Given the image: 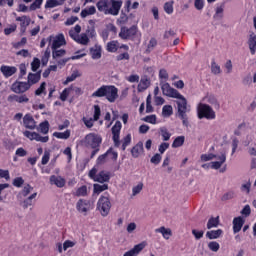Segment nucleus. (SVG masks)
Instances as JSON below:
<instances>
[{"label": "nucleus", "mask_w": 256, "mask_h": 256, "mask_svg": "<svg viewBox=\"0 0 256 256\" xmlns=\"http://www.w3.org/2000/svg\"><path fill=\"white\" fill-rule=\"evenodd\" d=\"M161 90L165 97L176 99L177 116L182 120V125H184V127H189L188 113H191V105H188L187 98L180 94L179 90L171 87V84L169 83L161 82Z\"/></svg>", "instance_id": "obj_1"}, {"label": "nucleus", "mask_w": 256, "mask_h": 256, "mask_svg": "<svg viewBox=\"0 0 256 256\" xmlns=\"http://www.w3.org/2000/svg\"><path fill=\"white\" fill-rule=\"evenodd\" d=\"M96 7L100 13L104 15H113L117 17L121 7H123V0H99L96 3Z\"/></svg>", "instance_id": "obj_2"}, {"label": "nucleus", "mask_w": 256, "mask_h": 256, "mask_svg": "<svg viewBox=\"0 0 256 256\" xmlns=\"http://www.w3.org/2000/svg\"><path fill=\"white\" fill-rule=\"evenodd\" d=\"M91 97H105L109 103H115L119 99V89L113 85H103L93 92Z\"/></svg>", "instance_id": "obj_3"}, {"label": "nucleus", "mask_w": 256, "mask_h": 256, "mask_svg": "<svg viewBox=\"0 0 256 256\" xmlns=\"http://www.w3.org/2000/svg\"><path fill=\"white\" fill-rule=\"evenodd\" d=\"M81 25L77 24L74 28L69 30V36L73 41L79 45H89V36L87 33H81Z\"/></svg>", "instance_id": "obj_4"}, {"label": "nucleus", "mask_w": 256, "mask_h": 256, "mask_svg": "<svg viewBox=\"0 0 256 256\" xmlns=\"http://www.w3.org/2000/svg\"><path fill=\"white\" fill-rule=\"evenodd\" d=\"M198 111V119H208L213 120L217 115L215 114V110L208 104L200 103L197 108Z\"/></svg>", "instance_id": "obj_5"}, {"label": "nucleus", "mask_w": 256, "mask_h": 256, "mask_svg": "<svg viewBox=\"0 0 256 256\" xmlns=\"http://www.w3.org/2000/svg\"><path fill=\"white\" fill-rule=\"evenodd\" d=\"M97 210L102 217H107L111 211V200L109 196H101L97 202Z\"/></svg>", "instance_id": "obj_6"}, {"label": "nucleus", "mask_w": 256, "mask_h": 256, "mask_svg": "<svg viewBox=\"0 0 256 256\" xmlns=\"http://www.w3.org/2000/svg\"><path fill=\"white\" fill-rule=\"evenodd\" d=\"M95 204L91 202V200L87 199H79L76 203V209L78 213H82V215H87L89 211H93Z\"/></svg>", "instance_id": "obj_7"}, {"label": "nucleus", "mask_w": 256, "mask_h": 256, "mask_svg": "<svg viewBox=\"0 0 256 256\" xmlns=\"http://www.w3.org/2000/svg\"><path fill=\"white\" fill-rule=\"evenodd\" d=\"M47 41L51 46V49H59L67 45V41L65 40V35L63 34H58L56 36L51 35L47 38Z\"/></svg>", "instance_id": "obj_8"}, {"label": "nucleus", "mask_w": 256, "mask_h": 256, "mask_svg": "<svg viewBox=\"0 0 256 256\" xmlns=\"http://www.w3.org/2000/svg\"><path fill=\"white\" fill-rule=\"evenodd\" d=\"M102 141L103 138L95 133H89L84 138V142L86 143L87 147H91V149H97V147H100Z\"/></svg>", "instance_id": "obj_9"}, {"label": "nucleus", "mask_w": 256, "mask_h": 256, "mask_svg": "<svg viewBox=\"0 0 256 256\" xmlns=\"http://www.w3.org/2000/svg\"><path fill=\"white\" fill-rule=\"evenodd\" d=\"M10 89L13 93H16V95H21L23 93H27V91H29L31 89V86L28 82L16 80L11 85Z\"/></svg>", "instance_id": "obj_10"}, {"label": "nucleus", "mask_w": 256, "mask_h": 256, "mask_svg": "<svg viewBox=\"0 0 256 256\" xmlns=\"http://www.w3.org/2000/svg\"><path fill=\"white\" fill-rule=\"evenodd\" d=\"M214 159H216L217 161H213L210 163L211 169H221L225 161H227V152L225 150H222L220 153L214 154Z\"/></svg>", "instance_id": "obj_11"}, {"label": "nucleus", "mask_w": 256, "mask_h": 256, "mask_svg": "<svg viewBox=\"0 0 256 256\" xmlns=\"http://www.w3.org/2000/svg\"><path fill=\"white\" fill-rule=\"evenodd\" d=\"M24 137H27L30 141H37L38 143H48L49 136H41V134L37 132H31L26 130L23 132Z\"/></svg>", "instance_id": "obj_12"}, {"label": "nucleus", "mask_w": 256, "mask_h": 256, "mask_svg": "<svg viewBox=\"0 0 256 256\" xmlns=\"http://www.w3.org/2000/svg\"><path fill=\"white\" fill-rule=\"evenodd\" d=\"M135 35H137L136 26H132L130 28L122 27L119 33V37L121 39H135Z\"/></svg>", "instance_id": "obj_13"}, {"label": "nucleus", "mask_w": 256, "mask_h": 256, "mask_svg": "<svg viewBox=\"0 0 256 256\" xmlns=\"http://www.w3.org/2000/svg\"><path fill=\"white\" fill-rule=\"evenodd\" d=\"M0 72L2 73L5 79H9V77H13L15 73H17V67L9 66V65H2L0 67Z\"/></svg>", "instance_id": "obj_14"}, {"label": "nucleus", "mask_w": 256, "mask_h": 256, "mask_svg": "<svg viewBox=\"0 0 256 256\" xmlns=\"http://www.w3.org/2000/svg\"><path fill=\"white\" fill-rule=\"evenodd\" d=\"M23 125L26 129L34 130L37 129V122L31 114H26L23 117Z\"/></svg>", "instance_id": "obj_15"}, {"label": "nucleus", "mask_w": 256, "mask_h": 256, "mask_svg": "<svg viewBox=\"0 0 256 256\" xmlns=\"http://www.w3.org/2000/svg\"><path fill=\"white\" fill-rule=\"evenodd\" d=\"M7 101L9 103H29V97L26 94H12L8 96Z\"/></svg>", "instance_id": "obj_16"}, {"label": "nucleus", "mask_w": 256, "mask_h": 256, "mask_svg": "<svg viewBox=\"0 0 256 256\" xmlns=\"http://www.w3.org/2000/svg\"><path fill=\"white\" fill-rule=\"evenodd\" d=\"M146 244L145 242H142L140 244L135 245L130 251L125 252L123 256H137L140 252L145 249Z\"/></svg>", "instance_id": "obj_17"}, {"label": "nucleus", "mask_w": 256, "mask_h": 256, "mask_svg": "<svg viewBox=\"0 0 256 256\" xmlns=\"http://www.w3.org/2000/svg\"><path fill=\"white\" fill-rule=\"evenodd\" d=\"M66 183L67 181L65 180V178L61 176H50V185H55L56 187H59L61 189Z\"/></svg>", "instance_id": "obj_18"}, {"label": "nucleus", "mask_w": 256, "mask_h": 256, "mask_svg": "<svg viewBox=\"0 0 256 256\" xmlns=\"http://www.w3.org/2000/svg\"><path fill=\"white\" fill-rule=\"evenodd\" d=\"M150 85H151V80H149V78L147 76H143L140 79V82L137 87L138 92L142 93V91H147V89H149Z\"/></svg>", "instance_id": "obj_19"}, {"label": "nucleus", "mask_w": 256, "mask_h": 256, "mask_svg": "<svg viewBox=\"0 0 256 256\" xmlns=\"http://www.w3.org/2000/svg\"><path fill=\"white\" fill-rule=\"evenodd\" d=\"M41 81V71H38L36 73H29L27 77V83L30 85H36V83H39Z\"/></svg>", "instance_id": "obj_20"}, {"label": "nucleus", "mask_w": 256, "mask_h": 256, "mask_svg": "<svg viewBox=\"0 0 256 256\" xmlns=\"http://www.w3.org/2000/svg\"><path fill=\"white\" fill-rule=\"evenodd\" d=\"M248 47L250 49L251 55H255V53H256V34L254 32H250V34H249Z\"/></svg>", "instance_id": "obj_21"}, {"label": "nucleus", "mask_w": 256, "mask_h": 256, "mask_svg": "<svg viewBox=\"0 0 256 256\" xmlns=\"http://www.w3.org/2000/svg\"><path fill=\"white\" fill-rule=\"evenodd\" d=\"M109 179H111V174L106 171H101L99 174L96 176V181L97 183H108Z\"/></svg>", "instance_id": "obj_22"}, {"label": "nucleus", "mask_w": 256, "mask_h": 256, "mask_svg": "<svg viewBox=\"0 0 256 256\" xmlns=\"http://www.w3.org/2000/svg\"><path fill=\"white\" fill-rule=\"evenodd\" d=\"M225 13V3L217 4L214 19H223Z\"/></svg>", "instance_id": "obj_23"}, {"label": "nucleus", "mask_w": 256, "mask_h": 256, "mask_svg": "<svg viewBox=\"0 0 256 256\" xmlns=\"http://www.w3.org/2000/svg\"><path fill=\"white\" fill-rule=\"evenodd\" d=\"M245 221L241 217H236L233 220V231L234 233H239L241 229L243 228Z\"/></svg>", "instance_id": "obj_24"}, {"label": "nucleus", "mask_w": 256, "mask_h": 256, "mask_svg": "<svg viewBox=\"0 0 256 256\" xmlns=\"http://www.w3.org/2000/svg\"><path fill=\"white\" fill-rule=\"evenodd\" d=\"M132 157L137 159L143 153V142H138L131 150Z\"/></svg>", "instance_id": "obj_25"}, {"label": "nucleus", "mask_w": 256, "mask_h": 256, "mask_svg": "<svg viewBox=\"0 0 256 256\" xmlns=\"http://www.w3.org/2000/svg\"><path fill=\"white\" fill-rule=\"evenodd\" d=\"M95 13H97V8H95V6H90L81 11L80 17L85 19V17H89V15H95Z\"/></svg>", "instance_id": "obj_26"}, {"label": "nucleus", "mask_w": 256, "mask_h": 256, "mask_svg": "<svg viewBox=\"0 0 256 256\" xmlns=\"http://www.w3.org/2000/svg\"><path fill=\"white\" fill-rule=\"evenodd\" d=\"M87 54L86 53H82V54H76L70 58H64L62 60L58 61V65H66L69 61H75L77 59H81L83 57H85Z\"/></svg>", "instance_id": "obj_27"}, {"label": "nucleus", "mask_w": 256, "mask_h": 256, "mask_svg": "<svg viewBox=\"0 0 256 256\" xmlns=\"http://www.w3.org/2000/svg\"><path fill=\"white\" fill-rule=\"evenodd\" d=\"M122 127L123 125L121 124V121H116L114 126L112 127V137H115V139H117V137H120Z\"/></svg>", "instance_id": "obj_28"}, {"label": "nucleus", "mask_w": 256, "mask_h": 256, "mask_svg": "<svg viewBox=\"0 0 256 256\" xmlns=\"http://www.w3.org/2000/svg\"><path fill=\"white\" fill-rule=\"evenodd\" d=\"M221 235H223V230L221 229H218V230H211V231H208L206 233V237L208 239H219V237H221Z\"/></svg>", "instance_id": "obj_29"}, {"label": "nucleus", "mask_w": 256, "mask_h": 256, "mask_svg": "<svg viewBox=\"0 0 256 256\" xmlns=\"http://www.w3.org/2000/svg\"><path fill=\"white\" fill-rule=\"evenodd\" d=\"M156 233H161V235L165 238V239H170L171 235H173V233L171 232V229L169 228H165L164 226L157 228L155 230Z\"/></svg>", "instance_id": "obj_30"}, {"label": "nucleus", "mask_w": 256, "mask_h": 256, "mask_svg": "<svg viewBox=\"0 0 256 256\" xmlns=\"http://www.w3.org/2000/svg\"><path fill=\"white\" fill-rule=\"evenodd\" d=\"M16 21L20 22V26L22 29H27V27H29V25L31 23V18H29L27 16L17 17Z\"/></svg>", "instance_id": "obj_31"}, {"label": "nucleus", "mask_w": 256, "mask_h": 256, "mask_svg": "<svg viewBox=\"0 0 256 256\" xmlns=\"http://www.w3.org/2000/svg\"><path fill=\"white\" fill-rule=\"evenodd\" d=\"M90 54L92 55V59H101V46L95 45L90 49Z\"/></svg>", "instance_id": "obj_32"}, {"label": "nucleus", "mask_w": 256, "mask_h": 256, "mask_svg": "<svg viewBox=\"0 0 256 256\" xmlns=\"http://www.w3.org/2000/svg\"><path fill=\"white\" fill-rule=\"evenodd\" d=\"M65 55H67V51L65 49H52L53 59H61V57H65Z\"/></svg>", "instance_id": "obj_33"}, {"label": "nucleus", "mask_w": 256, "mask_h": 256, "mask_svg": "<svg viewBox=\"0 0 256 256\" xmlns=\"http://www.w3.org/2000/svg\"><path fill=\"white\" fill-rule=\"evenodd\" d=\"M37 131L39 133H42V135H47L49 133V121H44L39 124V127L37 128Z\"/></svg>", "instance_id": "obj_34"}, {"label": "nucleus", "mask_w": 256, "mask_h": 256, "mask_svg": "<svg viewBox=\"0 0 256 256\" xmlns=\"http://www.w3.org/2000/svg\"><path fill=\"white\" fill-rule=\"evenodd\" d=\"M37 197V192L32 193L28 198L23 201V208L28 209L33 205V199Z\"/></svg>", "instance_id": "obj_35"}, {"label": "nucleus", "mask_w": 256, "mask_h": 256, "mask_svg": "<svg viewBox=\"0 0 256 256\" xmlns=\"http://www.w3.org/2000/svg\"><path fill=\"white\" fill-rule=\"evenodd\" d=\"M75 197H87L89 195V191L87 190V186H81L74 192Z\"/></svg>", "instance_id": "obj_36"}, {"label": "nucleus", "mask_w": 256, "mask_h": 256, "mask_svg": "<svg viewBox=\"0 0 256 256\" xmlns=\"http://www.w3.org/2000/svg\"><path fill=\"white\" fill-rule=\"evenodd\" d=\"M185 143V136H178L175 138V140L172 143V148L177 149L179 147H183V144Z\"/></svg>", "instance_id": "obj_37"}, {"label": "nucleus", "mask_w": 256, "mask_h": 256, "mask_svg": "<svg viewBox=\"0 0 256 256\" xmlns=\"http://www.w3.org/2000/svg\"><path fill=\"white\" fill-rule=\"evenodd\" d=\"M117 49H119V42L118 41H111L107 43V51L109 53H116Z\"/></svg>", "instance_id": "obj_38"}, {"label": "nucleus", "mask_w": 256, "mask_h": 256, "mask_svg": "<svg viewBox=\"0 0 256 256\" xmlns=\"http://www.w3.org/2000/svg\"><path fill=\"white\" fill-rule=\"evenodd\" d=\"M77 77H81V74L78 70H75L70 76L66 78V80L63 82V85H69V83L75 81Z\"/></svg>", "instance_id": "obj_39"}, {"label": "nucleus", "mask_w": 256, "mask_h": 256, "mask_svg": "<svg viewBox=\"0 0 256 256\" xmlns=\"http://www.w3.org/2000/svg\"><path fill=\"white\" fill-rule=\"evenodd\" d=\"M111 153V148H109L106 153L100 155L96 160V165H103L107 161V157Z\"/></svg>", "instance_id": "obj_40"}, {"label": "nucleus", "mask_w": 256, "mask_h": 256, "mask_svg": "<svg viewBox=\"0 0 256 256\" xmlns=\"http://www.w3.org/2000/svg\"><path fill=\"white\" fill-rule=\"evenodd\" d=\"M53 136L56 137V139H69V137H71V131L66 130L65 132H54Z\"/></svg>", "instance_id": "obj_41"}, {"label": "nucleus", "mask_w": 256, "mask_h": 256, "mask_svg": "<svg viewBox=\"0 0 256 256\" xmlns=\"http://www.w3.org/2000/svg\"><path fill=\"white\" fill-rule=\"evenodd\" d=\"M51 57V50L46 48L42 58H41V63L43 66L47 65L49 63V58Z\"/></svg>", "instance_id": "obj_42"}, {"label": "nucleus", "mask_w": 256, "mask_h": 256, "mask_svg": "<svg viewBox=\"0 0 256 256\" xmlns=\"http://www.w3.org/2000/svg\"><path fill=\"white\" fill-rule=\"evenodd\" d=\"M162 115L163 117H171V115H173V106L171 105L163 106Z\"/></svg>", "instance_id": "obj_43"}, {"label": "nucleus", "mask_w": 256, "mask_h": 256, "mask_svg": "<svg viewBox=\"0 0 256 256\" xmlns=\"http://www.w3.org/2000/svg\"><path fill=\"white\" fill-rule=\"evenodd\" d=\"M213 227H219V217H211L207 223V229H213Z\"/></svg>", "instance_id": "obj_44"}, {"label": "nucleus", "mask_w": 256, "mask_h": 256, "mask_svg": "<svg viewBox=\"0 0 256 256\" xmlns=\"http://www.w3.org/2000/svg\"><path fill=\"white\" fill-rule=\"evenodd\" d=\"M155 47H157V39L151 38L147 45L145 53H147V54L151 53V51H153V49H155Z\"/></svg>", "instance_id": "obj_45"}, {"label": "nucleus", "mask_w": 256, "mask_h": 256, "mask_svg": "<svg viewBox=\"0 0 256 256\" xmlns=\"http://www.w3.org/2000/svg\"><path fill=\"white\" fill-rule=\"evenodd\" d=\"M211 73H213V75H220L221 73V66H219L215 60L211 62Z\"/></svg>", "instance_id": "obj_46"}, {"label": "nucleus", "mask_w": 256, "mask_h": 256, "mask_svg": "<svg viewBox=\"0 0 256 256\" xmlns=\"http://www.w3.org/2000/svg\"><path fill=\"white\" fill-rule=\"evenodd\" d=\"M59 6H61L59 0H47L45 4V9H53Z\"/></svg>", "instance_id": "obj_47"}, {"label": "nucleus", "mask_w": 256, "mask_h": 256, "mask_svg": "<svg viewBox=\"0 0 256 256\" xmlns=\"http://www.w3.org/2000/svg\"><path fill=\"white\" fill-rule=\"evenodd\" d=\"M208 249L213 251V253H217L221 249V245L217 241H211L208 243Z\"/></svg>", "instance_id": "obj_48"}, {"label": "nucleus", "mask_w": 256, "mask_h": 256, "mask_svg": "<svg viewBox=\"0 0 256 256\" xmlns=\"http://www.w3.org/2000/svg\"><path fill=\"white\" fill-rule=\"evenodd\" d=\"M71 91H73V86H70L68 88H65L62 93L60 94L61 101H67V98L71 94Z\"/></svg>", "instance_id": "obj_49"}, {"label": "nucleus", "mask_w": 256, "mask_h": 256, "mask_svg": "<svg viewBox=\"0 0 256 256\" xmlns=\"http://www.w3.org/2000/svg\"><path fill=\"white\" fill-rule=\"evenodd\" d=\"M159 79H161L160 87H161V83H168V82H165V81H167L169 79V73H167V70L160 69V71H159Z\"/></svg>", "instance_id": "obj_50"}, {"label": "nucleus", "mask_w": 256, "mask_h": 256, "mask_svg": "<svg viewBox=\"0 0 256 256\" xmlns=\"http://www.w3.org/2000/svg\"><path fill=\"white\" fill-rule=\"evenodd\" d=\"M109 189V185L107 184H94V193H103V191H107Z\"/></svg>", "instance_id": "obj_51"}, {"label": "nucleus", "mask_w": 256, "mask_h": 256, "mask_svg": "<svg viewBox=\"0 0 256 256\" xmlns=\"http://www.w3.org/2000/svg\"><path fill=\"white\" fill-rule=\"evenodd\" d=\"M160 135L163 141H169L171 139V133H169V130H167V128H161Z\"/></svg>", "instance_id": "obj_52"}, {"label": "nucleus", "mask_w": 256, "mask_h": 256, "mask_svg": "<svg viewBox=\"0 0 256 256\" xmlns=\"http://www.w3.org/2000/svg\"><path fill=\"white\" fill-rule=\"evenodd\" d=\"M173 3H174L173 1H170L164 4V11L165 13H167V15H173V11H174Z\"/></svg>", "instance_id": "obj_53"}, {"label": "nucleus", "mask_w": 256, "mask_h": 256, "mask_svg": "<svg viewBox=\"0 0 256 256\" xmlns=\"http://www.w3.org/2000/svg\"><path fill=\"white\" fill-rule=\"evenodd\" d=\"M129 145H131V134H128L127 136H125L123 138L122 151H125V149H127V147H129Z\"/></svg>", "instance_id": "obj_54"}, {"label": "nucleus", "mask_w": 256, "mask_h": 256, "mask_svg": "<svg viewBox=\"0 0 256 256\" xmlns=\"http://www.w3.org/2000/svg\"><path fill=\"white\" fill-rule=\"evenodd\" d=\"M86 35L88 36V38L90 37V39H95V37H97V32L95 31V26L88 27L86 30Z\"/></svg>", "instance_id": "obj_55"}, {"label": "nucleus", "mask_w": 256, "mask_h": 256, "mask_svg": "<svg viewBox=\"0 0 256 256\" xmlns=\"http://www.w3.org/2000/svg\"><path fill=\"white\" fill-rule=\"evenodd\" d=\"M41 5H43V0H35L30 5V11H37V9H41Z\"/></svg>", "instance_id": "obj_56"}, {"label": "nucleus", "mask_w": 256, "mask_h": 256, "mask_svg": "<svg viewBox=\"0 0 256 256\" xmlns=\"http://www.w3.org/2000/svg\"><path fill=\"white\" fill-rule=\"evenodd\" d=\"M153 105H151V94L146 98V113H153Z\"/></svg>", "instance_id": "obj_57"}, {"label": "nucleus", "mask_w": 256, "mask_h": 256, "mask_svg": "<svg viewBox=\"0 0 256 256\" xmlns=\"http://www.w3.org/2000/svg\"><path fill=\"white\" fill-rule=\"evenodd\" d=\"M39 67H41V60H39V58H34L31 62V70L35 72Z\"/></svg>", "instance_id": "obj_58"}, {"label": "nucleus", "mask_w": 256, "mask_h": 256, "mask_svg": "<svg viewBox=\"0 0 256 256\" xmlns=\"http://www.w3.org/2000/svg\"><path fill=\"white\" fill-rule=\"evenodd\" d=\"M163 159V156L161 154L157 153L155 154L151 159L150 163H153V165H159L161 163V160Z\"/></svg>", "instance_id": "obj_59"}, {"label": "nucleus", "mask_w": 256, "mask_h": 256, "mask_svg": "<svg viewBox=\"0 0 256 256\" xmlns=\"http://www.w3.org/2000/svg\"><path fill=\"white\" fill-rule=\"evenodd\" d=\"M143 191V183H139L138 185L134 186L132 188V195L135 197L136 195H139Z\"/></svg>", "instance_id": "obj_60"}, {"label": "nucleus", "mask_w": 256, "mask_h": 256, "mask_svg": "<svg viewBox=\"0 0 256 256\" xmlns=\"http://www.w3.org/2000/svg\"><path fill=\"white\" fill-rule=\"evenodd\" d=\"M33 191V187L29 184H27L26 186H24V188L21 191V195L23 197H27V195H29L30 193H32Z\"/></svg>", "instance_id": "obj_61"}, {"label": "nucleus", "mask_w": 256, "mask_h": 256, "mask_svg": "<svg viewBox=\"0 0 256 256\" xmlns=\"http://www.w3.org/2000/svg\"><path fill=\"white\" fill-rule=\"evenodd\" d=\"M201 161L207 162V161H213L215 159V154L209 153V154H202L200 156Z\"/></svg>", "instance_id": "obj_62"}, {"label": "nucleus", "mask_w": 256, "mask_h": 256, "mask_svg": "<svg viewBox=\"0 0 256 256\" xmlns=\"http://www.w3.org/2000/svg\"><path fill=\"white\" fill-rule=\"evenodd\" d=\"M143 121L145 123H151L152 125H155L157 123V116L156 115H149L143 118Z\"/></svg>", "instance_id": "obj_63"}, {"label": "nucleus", "mask_w": 256, "mask_h": 256, "mask_svg": "<svg viewBox=\"0 0 256 256\" xmlns=\"http://www.w3.org/2000/svg\"><path fill=\"white\" fill-rule=\"evenodd\" d=\"M49 159H51V153L46 150L41 160L42 165H47V163H49Z\"/></svg>", "instance_id": "obj_64"}]
</instances>
